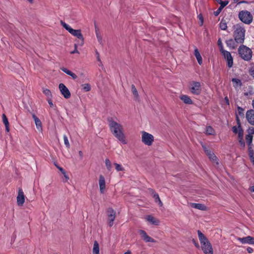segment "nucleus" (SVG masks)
Masks as SVG:
<instances>
[{"label":"nucleus","mask_w":254,"mask_h":254,"mask_svg":"<svg viewBox=\"0 0 254 254\" xmlns=\"http://www.w3.org/2000/svg\"><path fill=\"white\" fill-rule=\"evenodd\" d=\"M238 53L240 57L246 61H250L252 59V51L246 46L241 45L238 49Z\"/></svg>","instance_id":"5"},{"label":"nucleus","mask_w":254,"mask_h":254,"mask_svg":"<svg viewBox=\"0 0 254 254\" xmlns=\"http://www.w3.org/2000/svg\"><path fill=\"white\" fill-rule=\"evenodd\" d=\"M35 124L37 128H42V123L39 119H36L35 121Z\"/></svg>","instance_id":"35"},{"label":"nucleus","mask_w":254,"mask_h":254,"mask_svg":"<svg viewBox=\"0 0 254 254\" xmlns=\"http://www.w3.org/2000/svg\"><path fill=\"white\" fill-rule=\"evenodd\" d=\"M190 206L194 208H196L201 210H205L206 206L201 203H191Z\"/></svg>","instance_id":"20"},{"label":"nucleus","mask_w":254,"mask_h":254,"mask_svg":"<svg viewBox=\"0 0 254 254\" xmlns=\"http://www.w3.org/2000/svg\"><path fill=\"white\" fill-rule=\"evenodd\" d=\"M181 99L187 104H192V101L189 96H180Z\"/></svg>","instance_id":"24"},{"label":"nucleus","mask_w":254,"mask_h":254,"mask_svg":"<svg viewBox=\"0 0 254 254\" xmlns=\"http://www.w3.org/2000/svg\"><path fill=\"white\" fill-rule=\"evenodd\" d=\"M253 136L251 134H247L246 136V140L247 143H248V146L252 145V141H253Z\"/></svg>","instance_id":"27"},{"label":"nucleus","mask_w":254,"mask_h":254,"mask_svg":"<svg viewBox=\"0 0 254 254\" xmlns=\"http://www.w3.org/2000/svg\"><path fill=\"white\" fill-rule=\"evenodd\" d=\"M214 130L211 126H207L206 127V134L212 135L214 133Z\"/></svg>","instance_id":"28"},{"label":"nucleus","mask_w":254,"mask_h":254,"mask_svg":"<svg viewBox=\"0 0 254 254\" xmlns=\"http://www.w3.org/2000/svg\"><path fill=\"white\" fill-rule=\"evenodd\" d=\"M201 89L200 83L198 82H193L191 84L190 88L191 92L192 94H199Z\"/></svg>","instance_id":"12"},{"label":"nucleus","mask_w":254,"mask_h":254,"mask_svg":"<svg viewBox=\"0 0 254 254\" xmlns=\"http://www.w3.org/2000/svg\"><path fill=\"white\" fill-rule=\"evenodd\" d=\"M250 74L254 78V67H252L249 69Z\"/></svg>","instance_id":"45"},{"label":"nucleus","mask_w":254,"mask_h":254,"mask_svg":"<svg viewBox=\"0 0 254 254\" xmlns=\"http://www.w3.org/2000/svg\"><path fill=\"white\" fill-rule=\"evenodd\" d=\"M106 214L107 216L108 224L109 227H111L114 224L116 212L112 207H109L107 209Z\"/></svg>","instance_id":"7"},{"label":"nucleus","mask_w":254,"mask_h":254,"mask_svg":"<svg viewBox=\"0 0 254 254\" xmlns=\"http://www.w3.org/2000/svg\"><path fill=\"white\" fill-rule=\"evenodd\" d=\"M147 220L150 222L152 224L158 225L159 224L160 221L159 220L155 219L154 217L152 216L151 215H148Z\"/></svg>","instance_id":"22"},{"label":"nucleus","mask_w":254,"mask_h":254,"mask_svg":"<svg viewBox=\"0 0 254 254\" xmlns=\"http://www.w3.org/2000/svg\"><path fill=\"white\" fill-rule=\"evenodd\" d=\"M82 89L85 91H89L91 89V86L89 84L85 83V84H83L82 85Z\"/></svg>","instance_id":"32"},{"label":"nucleus","mask_w":254,"mask_h":254,"mask_svg":"<svg viewBox=\"0 0 254 254\" xmlns=\"http://www.w3.org/2000/svg\"><path fill=\"white\" fill-rule=\"evenodd\" d=\"M93 254H99V245L97 241L94 242V246L93 249Z\"/></svg>","instance_id":"23"},{"label":"nucleus","mask_w":254,"mask_h":254,"mask_svg":"<svg viewBox=\"0 0 254 254\" xmlns=\"http://www.w3.org/2000/svg\"><path fill=\"white\" fill-rule=\"evenodd\" d=\"M60 90L63 95H70V92L68 88L63 83H60L59 86Z\"/></svg>","instance_id":"17"},{"label":"nucleus","mask_w":254,"mask_h":254,"mask_svg":"<svg viewBox=\"0 0 254 254\" xmlns=\"http://www.w3.org/2000/svg\"><path fill=\"white\" fill-rule=\"evenodd\" d=\"M248 134H251L253 135V134H254V127H250L248 130Z\"/></svg>","instance_id":"43"},{"label":"nucleus","mask_w":254,"mask_h":254,"mask_svg":"<svg viewBox=\"0 0 254 254\" xmlns=\"http://www.w3.org/2000/svg\"><path fill=\"white\" fill-rule=\"evenodd\" d=\"M141 141L145 145L150 146L154 141V136L144 131H142Z\"/></svg>","instance_id":"8"},{"label":"nucleus","mask_w":254,"mask_h":254,"mask_svg":"<svg viewBox=\"0 0 254 254\" xmlns=\"http://www.w3.org/2000/svg\"><path fill=\"white\" fill-rule=\"evenodd\" d=\"M148 190L149 191V192L150 193V194L152 195V196L153 197L154 195V194H157V193L155 192V191L154 190H153L152 189H149Z\"/></svg>","instance_id":"51"},{"label":"nucleus","mask_w":254,"mask_h":254,"mask_svg":"<svg viewBox=\"0 0 254 254\" xmlns=\"http://www.w3.org/2000/svg\"><path fill=\"white\" fill-rule=\"evenodd\" d=\"M233 37L238 44H243L245 39L246 30L241 24H237L233 26Z\"/></svg>","instance_id":"3"},{"label":"nucleus","mask_w":254,"mask_h":254,"mask_svg":"<svg viewBox=\"0 0 254 254\" xmlns=\"http://www.w3.org/2000/svg\"><path fill=\"white\" fill-rule=\"evenodd\" d=\"M2 119L4 125L9 124L8 119L4 114H3L2 115Z\"/></svg>","instance_id":"38"},{"label":"nucleus","mask_w":254,"mask_h":254,"mask_svg":"<svg viewBox=\"0 0 254 254\" xmlns=\"http://www.w3.org/2000/svg\"><path fill=\"white\" fill-rule=\"evenodd\" d=\"M114 165L115 166L116 169L118 171H123L124 170V168L120 165L118 163H114Z\"/></svg>","instance_id":"36"},{"label":"nucleus","mask_w":254,"mask_h":254,"mask_svg":"<svg viewBox=\"0 0 254 254\" xmlns=\"http://www.w3.org/2000/svg\"><path fill=\"white\" fill-rule=\"evenodd\" d=\"M105 164L107 169L109 171L111 170L112 168L111 163L109 159H106L105 160Z\"/></svg>","instance_id":"33"},{"label":"nucleus","mask_w":254,"mask_h":254,"mask_svg":"<svg viewBox=\"0 0 254 254\" xmlns=\"http://www.w3.org/2000/svg\"><path fill=\"white\" fill-rule=\"evenodd\" d=\"M246 118L248 122L252 125L254 126V110L251 109L246 113Z\"/></svg>","instance_id":"14"},{"label":"nucleus","mask_w":254,"mask_h":254,"mask_svg":"<svg viewBox=\"0 0 254 254\" xmlns=\"http://www.w3.org/2000/svg\"><path fill=\"white\" fill-rule=\"evenodd\" d=\"M138 233L141 235L142 239L146 242L155 243L156 242L154 239L149 237L145 231L143 230H139L138 231Z\"/></svg>","instance_id":"11"},{"label":"nucleus","mask_w":254,"mask_h":254,"mask_svg":"<svg viewBox=\"0 0 254 254\" xmlns=\"http://www.w3.org/2000/svg\"><path fill=\"white\" fill-rule=\"evenodd\" d=\"M224 57L225 59L227 61V66L230 68L233 66V59L231 56V53L227 51H223V52L221 53Z\"/></svg>","instance_id":"9"},{"label":"nucleus","mask_w":254,"mask_h":254,"mask_svg":"<svg viewBox=\"0 0 254 254\" xmlns=\"http://www.w3.org/2000/svg\"><path fill=\"white\" fill-rule=\"evenodd\" d=\"M249 155L251 161L254 159V151L252 147V145L248 146Z\"/></svg>","instance_id":"26"},{"label":"nucleus","mask_w":254,"mask_h":254,"mask_svg":"<svg viewBox=\"0 0 254 254\" xmlns=\"http://www.w3.org/2000/svg\"><path fill=\"white\" fill-rule=\"evenodd\" d=\"M239 142L240 144H241V145L243 147H244L245 146V141H244L243 139H242V140L239 139Z\"/></svg>","instance_id":"55"},{"label":"nucleus","mask_w":254,"mask_h":254,"mask_svg":"<svg viewBox=\"0 0 254 254\" xmlns=\"http://www.w3.org/2000/svg\"><path fill=\"white\" fill-rule=\"evenodd\" d=\"M107 120L109 123V127L112 134L122 143L124 144H127L123 132V126L114 121L112 117L107 118Z\"/></svg>","instance_id":"1"},{"label":"nucleus","mask_w":254,"mask_h":254,"mask_svg":"<svg viewBox=\"0 0 254 254\" xmlns=\"http://www.w3.org/2000/svg\"><path fill=\"white\" fill-rule=\"evenodd\" d=\"M61 25L72 36L77 37L81 41L80 45L82 46L84 42V38L81 33L80 29L75 30L72 29L68 24L65 23L63 21H61Z\"/></svg>","instance_id":"4"},{"label":"nucleus","mask_w":254,"mask_h":254,"mask_svg":"<svg viewBox=\"0 0 254 254\" xmlns=\"http://www.w3.org/2000/svg\"><path fill=\"white\" fill-rule=\"evenodd\" d=\"M194 55L199 64L201 65L202 64V57L198 51V49L196 47H195L194 49Z\"/></svg>","instance_id":"21"},{"label":"nucleus","mask_w":254,"mask_h":254,"mask_svg":"<svg viewBox=\"0 0 254 254\" xmlns=\"http://www.w3.org/2000/svg\"><path fill=\"white\" fill-rule=\"evenodd\" d=\"M61 69L67 75L70 76L73 79H76L77 78V76L75 73H74L67 68L64 67H61Z\"/></svg>","instance_id":"19"},{"label":"nucleus","mask_w":254,"mask_h":254,"mask_svg":"<svg viewBox=\"0 0 254 254\" xmlns=\"http://www.w3.org/2000/svg\"><path fill=\"white\" fill-rule=\"evenodd\" d=\"M78 153H79V156H80V158H81V159H82V158H83V153H82V152L81 151H79V152H78Z\"/></svg>","instance_id":"61"},{"label":"nucleus","mask_w":254,"mask_h":254,"mask_svg":"<svg viewBox=\"0 0 254 254\" xmlns=\"http://www.w3.org/2000/svg\"><path fill=\"white\" fill-rule=\"evenodd\" d=\"M134 100L135 101H139V96H134Z\"/></svg>","instance_id":"64"},{"label":"nucleus","mask_w":254,"mask_h":254,"mask_svg":"<svg viewBox=\"0 0 254 254\" xmlns=\"http://www.w3.org/2000/svg\"><path fill=\"white\" fill-rule=\"evenodd\" d=\"M32 117H33V119L34 120V121H35V120H36V119H39V118H38V117H37L35 115H34V114H33V115H32Z\"/></svg>","instance_id":"63"},{"label":"nucleus","mask_w":254,"mask_h":254,"mask_svg":"<svg viewBox=\"0 0 254 254\" xmlns=\"http://www.w3.org/2000/svg\"><path fill=\"white\" fill-rule=\"evenodd\" d=\"M47 101H48V103H49V105L50 106V107L51 108H54L55 107V106H54V104L52 102V99H50V98H48L47 99Z\"/></svg>","instance_id":"47"},{"label":"nucleus","mask_w":254,"mask_h":254,"mask_svg":"<svg viewBox=\"0 0 254 254\" xmlns=\"http://www.w3.org/2000/svg\"><path fill=\"white\" fill-rule=\"evenodd\" d=\"M96 37L98 40V41L100 43H101L102 42V38H101V36L99 34V31H98V29H96Z\"/></svg>","instance_id":"42"},{"label":"nucleus","mask_w":254,"mask_h":254,"mask_svg":"<svg viewBox=\"0 0 254 254\" xmlns=\"http://www.w3.org/2000/svg\"><path fill=\"white\" fill-rule=\"evenodd\" d=\"M232 131L235 134H237L239 132V129H238L237 127L236 126H234L232 127Z\"/></svg>","instance_id":"53"},{"label":"nucleus","mask_w":254,"mask_h":254,"mask_svg":"<svg viewBox=\"0 0 254 254\" xmlns=\"http://www.w3.org/2000/svg\"><path fill=\"white\" fill-rule=\"evenodd\" d=\"M197 234L201 248L204 254H213L212 245L206 237L200 230H197Z\"/></svg>","instance_id":"2"},{"label":"nucleus","mask_w":254,"mask_h":254,"mask_svg":"<svg viewBox=\"0 0 254 254\" xmlns=\"http://www.w3.org/2000/svg\"><path fill=\"white\" fill-rule=\"evenodd\" d=\"M219 27L222 30H226L227 28L226 20L222 19L219 23Z\"/></svg>","instance_id":"25"},{"label":"nucleus","mask_w":254,"mask_h":254,"mask_svg":"<svg viewBox=\"0 0 254 254\" xmlns=\"http://www.w3.org/2000/svg\"><path fill=\"white\" fill-rule=\"evenodd\" d=\"M226 44L227 47L233 50L236 48L238 43H237L235 39H230L226 41Z\"/></svg>","instance_id":"18"},{"label":"nucleus","mask_w":254,"mask_h":254,"mask_svg":"<svg viewBox=\"0 0 254 254\" xmlns=\"http://www.w3.org/2000/svg\"><path fill=\"white\" fill-rule=\"evenodd\" d=\"M202 147L204 152L211 161L215 162L217 160L216 156L213 153H212L206 146L202 145Z\"/></svg>","instance_id":"15"},{"label":"nucleus","mask_w":254,"mask_h":254,"mask_svg":"<svg viewBox=\"0 0 254 254\" xmlns=\"http://www.w3.org/2000/svg\"><path fill=\"white\" fill-rule=\"evenodd\" d=\"M64 144L65 145V146L68 148H69L70 144H69V143L68 142V138H67V137L66 136V135H64Z\"/></svg>","instance_id":"37"},{"label":"nucleus","mask_w":254,"mask_h":254,"mask_svg":"<svg viewBox=\"0 0 254 254\" xmlns=\"http://www.w3.org/2000/svg\"><path fill=\"white\" fill-rule=\"evenodd\" d=\"M229 3V1L228 0H225V1H221V2H220V7L221 8H223L225 6H226Z\"/></svg>","instance_id":"40"},{"label":"nucleus","mask_w":254,"mask_h":254,"mask_svg":"<svg viewBox=\"0 0 254 254\" xmlns=\"http://www.w3.org/2000/svg\"><path fill=\"white\" fill-rule=\"evenodd\" d=\"M217 43H218V46L219 47L220 51L221 53L223 52V51H225L224 49L223 44L222 43V41H221V38H219V39L218 40V41H217Z\"/></svg>","instance_id":"30"},{"label":"nucleus","mask_w":254,"mask_h":254,"mask_svg":"<svg viewBox=\"0 0 254 254\" xmlns=\"http://www.w3.org/2000/svg\"><path fill=\"white\" fill-rule=\"evenodd\" d=\"M247 250V252L250 254L252 253L253 252V249L251 247H248Z\"/></svg>","instance_id":"58"},{"label":"nucleus","mask_w":254,"mask_h":254,"mask_svg":"<svg viewBox=\"0 0 254 254\" xmlns=\"http://www.w3.org/2000/svg\"><path fill=\"white\" fill-rule=\"evenodd\" d=\"M198 18L200 21V25L201 26L203 24V17L202 15L200 14L198 15Z\"/></svg>","instance_id":"57"},{"label":"nucleus","mask_w":254,"mask_h":254,"mask_svg":"<svg viewBox=\"0 0 254 254\" xmlns=\"http://www.w3.org/2000/svg\"><path fill=\"white\" fill-rule=\"evenodd\" d=\"M55 165L62 174H65V170L62 167H61L56 164Z\"/></svg>","instance_id":"49"},{"label":"nucleus","mask_w":254,"mask_h":254,"mask_svg":"<svg viewBox=\"0 0 254 254\" xmlns=\"http://www.w3.org/2000/svg\"><path fill=\"white\" fill-rule=\"evenodd\" d=\"M223 102H225L227 105H229L230 104L228 96H225L224 100L223 101Z\"/></svg>","instance_id":"52"},{"label":"nucleus","mask_w":254,"mask_h":254,"mask_svg":"<svg viewBox=\"0 0 254 254\" xmlns=\"http://www.w3.org/2000/svg\"><path fill=\"white\" fill-rule=\"evenodd\" d=\"M222 9L223 8H221L220 7H219V8L216 11L214 12V15L215 16H217L220 13Z\"/></svg>","instance_id":"54"},{"label":"nucleus","mask_w":254,"mask_h":254,"mask_svg":"<svg viewBox=\"0 0 254 254\" xmlns=\"http://www.w3.org/2000/svg\"><path fill=\"white\" fill-rule=\"evenodd\" d=\"M63 174L64 175V178H65L66 181H67L69 179V177L67 176V175L66 174V172L65 171V174Z\"/></svg>","instance_id":"59"},{"label":"nucleus","mask_w":254,"mask_h":254,"mask_svg":"<svg viewBox=\"0 0 254 254\" xmlns=\"http://www.w3.org/2000/svg\"><path fill=\"white\" fill-rule=\"evenodd\" d=\"M25 201V196L22 189L19 188L17 196V203L18 206H22Z\"/></svg>","instance_id":"10"},{"label":"nucleus","mask_w":254,"mask_h":254,"mask_svg":"<svg viewBox=\"0 0 254 254\" xmlns=\"http://www.w3.org/2000/svg\"><path fill=\"white\" fill-rule=\"evenodd\" d=\"M43 93L46 95H50V94H51V91L49 89H44L43 90Z\"/></svg>","instance_id":"50"},{"label":"nucleus","mask_w":254,"mask_h":254,"mask_svg":"<svg viewBox=\"0 0 254 254\" xmlns=\"http://www.w3.org/2000/svg\"><path fill=\"white\" fill-rule=\"evenodd\" d=\"M131 89L133 95H138L137 91L133 84L131 85Z\"/></svg>","instance_id":"39"},{"label":"nucleus","mask_w":254,"mask_h":254,"mask_svg":"<svg viewBox=\"0 0 254 254\" xmlns=\"http://www.w3.org/2000/svg\"><path fill=\"white\" fill-rule=\"evenodd\" d=\"M238 113L240 116L244 117V109L242 108H241L240 107H238Z\"/></svg>","instance_id":"41"},{"label":"nucleus","mask_w":254,"mask_h":254,"mask_svg":"<svg viewBox=\"0 0 254 254\" xmlns=\"http://www.w3.org/2000/svg\"><path fill=\"white\" fill-rule=\"evenodd\" d=\"M153 197L154 198L155 202H158L160 206H162L163 205V203L161 201L158 193L154 194Z\"/></svg>","instance_id":"29"},{"label":"nucleus","mask_w":254,"mask_h":254,"mask_svg":"<svg viewBox=\"0 0 254 254\" xmlns=\"http://www.w3.org/2000/svg\"><path fill=\"white\" fill-rule=\"evenodd\" d=\"M239 128V132H238V138L239 140L243 139V135H244V130L242 128V127H240Z\"/></svg>","instance_id":"31"},{"label":"nucleus","mask_w":254,"mask_h":254,"mask_svg":"<svg viewBox=\"0 0 254 254\" xmlns=\"http://www.w3.org/2000/svg\"><path fill=\"white\" fill-rule=\"evenodd\" d=\"M233 83L235 84L236 86H241V81L240 79L237 78H233L232 80Z\"/></svg>","instance_id":"34"},{"label":"nucleus","mask_w":254,"mask_h":254,"mask_svg":"<svg viewBox=\"0 0 254 254\" xmlns=\"http://www.w3.org/2000/svg\"><path fill=\"white\" fill-rule=\"evenodd\" d=\"M96 58H97V61L100 62H101V60H100V59L99 53L97 51H96Z\"/></svg>","instance_id":"56"},{"label":"nucleus","mask_w":254,"mask_h":254,"mask_svg":"<svg viewBox=\"0 0 254 254\" xmlns=\"http://www.w3.org/2000/svg\"><path fill=\"white\" fill-rule=\"evenodd\" d=\"M5 129H6V131L9 132V124L5 125Z\"/></svg>","instance_id":"60"},{"label":"nucleus","mask_w":254,"mask_h":254,"mask_svg":"<svg viewBox=\"0 0 254 254\" xmlns=\"http://www.w3.org/2000/svg\"><path fill=\"white\" fill-rule=\"evenodd\" d=\"M237 240L243 244H254V238L250 236L243 238H238Z\"/></svg>","instance_id":"13"},{"label":"nucleus","mask_w":254,"mask_h":254,"mask_svg":"<svg viewBox=\"0 0 254 254\" xmlns=\"http://www.w3.org/2000/svg\"><path fill=\"white\" fill-rule=\"evenodd\" d=\"M99 184L100 187V191L101 193H103L105 189V181L104 176L101 175L99 177Z\"/></svg>","instance_id":"16"},{"label":"nucleus","mask_w":254,"mask_h":254,"mask_svg":"<svg viewBox=\"0 0 254 254\" xmlns=\"http://www.w3.org/2000/svg\"><path fill=\"white\" fill-rule=\"evenodd\" d=\"M74 48H75L74 50V51H71V52H70V53H71V54H75V53L79 54V52H78V51L77 50V44H74Z\"/></svg>","instance_id":"48"},{"label":"nucleus","mask_w":254,"mask_h":254,"mask_svg":"<svg viewBox=\"0 0 254 254\" xmlns=\"http://www.w3.org/2000/svg\"><path fill=\"white\" fill-rule=\"evenodd\" d=\"M236 121H237V124L238 125V128L242 127L240 120L237 114H236Z\"/></svg>","instance_id":"44"},{"label":"nucleus","mask_w":254,"mask_h":254,"mask_svg":"<svg viewBox=\"0 0 254 254\" xmlns=\"http://www.w3.org/2000/svg\"><path fill=\"white\" fill-rule=\"evenodd\" d=\"M239 18L243 23L250 24L252 23L253 17L250 12L247 10H242L239 13Z\"/></svg>","instance_id":"6"},{"label":"nucleus","mask_w":254,"mask_h":254,"mask_svg":"<svg viewBox=\"0 0 254 254\" xmlns=\"http://www.w3.org/2000/svg\"><path fill=\"white\" fill-rule=\"evenodd\" d=\"M249 190L251 192H254V186L251 187Z\"/></svg>","instance_id":"62"},{"label":"nucleus","mask_w":254,"mask_h":254,"mask_svg":"<svg viewBox=\"0 0 254 254\" xmlns=\"http://www.w3.org/2000/svg\"><path fill=\"white\" fill-rule=\"evenodd\" d=\"M192 243H193V244L194 245V246L197 248H199L200 246H199V245L198 244V243L197 242V240L193 239L192 240Z\"/></svg>","instance_id":"46"}]
</instances>
